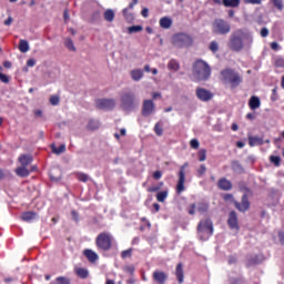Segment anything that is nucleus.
<instances>
[{"label": "nucleus", "mask_w": 284, "mask_h": 284, "mask_svg": "<svg viewBox=\"0 0 284 284\" xmlns=\"http://www.w3.org/2000/svg\"><path fill=\"white\" fill-rule=\"evenodd\" d=\"M252 43H254V36L247 30L240 29L231 34L229 48L234 52H241V50H250Z\"/></svg>", "instance_id": "1"}, {"label": "nucleus", "mask_w": 284, "mask_h": 284, "mask_svg": "<svg viewBox=\"0 0 284 284\" xmlns=\"http://www.w3.org/2000/svg\"><path fill=\"white\" fill-rule=\"evenodd\" d=\"M212 74L210 64L203 60H197L193 65V79L195 81H207Z\"/></svg>", "instance_id": "2"}, {"label": "nucleus", "mask_w": 284, "mask_h": 284, "mask_svg": "<svg viewBox=\"0 0 284 284\" xmlns=\"http://www.w3.org/2000/svg\"><path fill=\"white\" fill-rule=\"evenodd\" d=\"M220 79L229 88H239L241 85V75L232 69H224L220 73Z\"/></svg>", "instance_id": "3"}, {"label": "nucleus", "mask_w": 284, "mask_h": 284, "mask_svg": "<svg viewBox=\"0 0 284 284\" xmlns=\"http://www.w3.org/2000/svg\"><path fill=\"white\" fill-rule=\"evenodd\" d=\"M121 110L123 112H134L136 108H139V102L136 101V98L132 93H123L121 95Z\"/></svg>", "instance_id": "4"}, {"label": "nucleus", "mask_w": 284, "mask_h": 284, "mask_svg": "<svg viewBox=\"0 0 284 284\" xmlns=\"http://www.w3.org/2000/svg\"><path fill=\"white\" fill-rule=\"evenodd\" d=\"M172 43L175 48H192L194 39L187 33H176L172 37Z\"/></svg>", "instance_id": "5"}, {"label": "nucleus", "mask_w": 284, "mask_h": 284, "mask_svg": "<svg viewBox=\"0 0 284 284\" xmlns=\"http://www.w3.org/2000/svg\"><path fill=\"white\" fill-rule=\"evenodd\" d=\"M199 236L202 241H207L210 235L214 233V227L212 226V221L204 220L201 221L197 226Z\"/></svg>", "instance_id": "6"}, {"label": "nucleus", "mask_w": 284, "mask_h": 284, "mask_svg": "<svg viewBox=\"0 0 284 284\" xmlns=\"http://www.w3.org/2000/svg\"><path fill=\"white\" fill-rule=\"evenodd\" d=\"M232 27L223 19H216L212 23V32L214 34H230Z\"/></svg>", "instance_id": "7"}, {"label": "nucleus", "mask_w": 284, "mask_h": 284, "mask_svg": "<svg viewBox=\"0 0 284 284\" xmlns=\"http://www.w3.org/2000/svg\"><path fill=\"white\" fill-rule=\"evenodd\" d=\"M97 245L100 250H110L112 247V236L108 233H102L97 239Z\"/></svg>", "instance_id": "8"}, {"label": "nucleus", "mask_w": 284, "mask_h": 284, "mask_svg": "<svg viewBox=\"0 0 284 284\" xmlns=\"http://www.w3.org/2000/svg\"><path fill=\"white\" fill-rule=\"evenodd\" d=\"M227 225L230 230L234 232V234H239V232H241V226L239 225V215L234 211L229 213Z\"/></svg>", "instance_id": "9"}, {"label": "nucleus", "mask_w": 284, "mask_h": 284, "mask_svg": "<svg viewBox=\"0 0 284 284\" xmlns=\"http://www.w3.org/2000/svg\"><path fill=\"white\" fill-rule=\"evenodd\" d=\"M156 105L153 100H144L142 104V116H152L155 112Z\"/></svg>", "instance_id": "10"}, {"label": "nucleus", "mask_w": 284, "mask_h": 284, "mask_svg": "<svg viewBox=\"0 0 284 284\" xmlns=\"http://www.w3.org/2000/svg\"><path fill=\"white\" fill-rule=\"evenodd\" d=\"M95 105L100 108V110H114L116 101L112 99H99L95 101Z\"/></svg>", "instance_id": "11"}, {"label": "nucleus", "mask_w": 284, "mask_h": 284, "mask_svg": "<svg viewBox=\"0 0 284 284\" xmlns=\"http://www.w3.org/2000/svg\"><path fill=\"white\" fill-rule=\"evenodd\" d=\"M195 94L197 99L203 102L212 101V99L214 98V93L204 88H197Z\"/></svg>", "instance_id": "12"}, {"label": "nucleus", "mask_w": 284, "mask_h": 284, "mask_svg": "<svg viewBox=\"0 0 284 284\" xmlns=\"http://www.w3.org/2000/svg\"><path fill=\"white\" fill-rule=\"evenodd\" d=\"M174 24V20L170 16H164L160 18L159 26L162 28V30H170L172 26Z\"/></svg>", "instance_id": "13"}, {"label": "nucleus", "mask_w": 284, "mask_h": 284, "mask_svg": "<svg viewBox=\"0 0 284 284\" xmlns=\"http://www.w3.org/2000/svg\"><path fill=\"white\" fill-rule=\"evenodd\" d=\"M207 207L205 203L192 204L189 209V214H196V212L203 214V212H207Z\"/></svg>", "instance_id": "14"}, {"label": "nucleus", "mask_w": 284, "mask_h": 284, "mask_svg": "<svg viewBox=\"0 0 284 284\" xmlns=\"http://www.w3.org/2000/svg\"><path fill=\"white\" fill-rule=\"evenodd\" d=\"M234 205L239 212H247V210H250V200L247 199V195H243L242 202H234Z\"/></svg>", "instance_id": "15"}, {"label": "nucleus", "mask_w": 284, "mask_h": 284, "mask_svg": "<svg viewBox=\"0 0 284 284\" xmlns=\"http://www.w3.org/2000/svg\"><path fill=\"white\" fill-rule=\"evenodd\" d=\"M153 281H155L158 284H165L168 281V275L163 271H155L153 273Z\"/></svg>", "instance_id": "16"}, {"label": "nucleus", "mask_w": 284, "mask_h": 284, "mask_svg": "<svg viewBox=\"0 0 284 284\" xmlns=\"http://www.w3.org/2000/svg\"><path fill=\"white\" fill-rule=\"evenodd\" d=\"M178 193L181 194L185 190V173H179V182L176 185Z\"/></svg>", "instance_id": "17"}, {"label": "nucleus", "mask_w": 284, "mask_h": 284, "mask_svg": "<svg viewBox=\"0 0 284 284\" xmlns=\"http://www.w3.org/2000/svg\"><path fill=\"white\" fill-rule=\"evenodd\" d=\"M130 77L133 81H141V79H143V69L131 70Z\"/></svg>", "instance_id": "18"}, {"label": "nucleus", "mask_w": 284, "mask_h": 284, "mask_svg": "<svg viewBox=\"0 0 284 284\" xmlns=\"http://www.w3.org/2000/svg\"><path fill=\"white\" fill-rule=\"evenodd\" d=\"M248 106L251 108V110H258V108H261V99H258V97L256 95L251 97L248 101Z\"/></svg>", "instance_id": "19"}, {"label": "nucleus", "mask_w": 284, "mask_h": 284, "mask_svg": "<svg viewBox=\"0 0 284 284\" xmlns=\"http://www.w3.org/2000/svg\"><path fill=\"white\" fill-rule=\"evenodd\" d=\"M130 10H132V9H130L128 7L122 10V14H123L125 21H128V23H132V21H134V19H135L134 13Z\"/></svg>", "instance_id": "20"}, {"label": "nucleus", "mask_w": 284, "mask_h": 284, "mask_svg": "<svg viewBox=\"0 0 284 284\" xmlns=\"http://www.w3.org/2000/svg\"><path fill=\"white\" fill-rule=\"evenodd\" d=\"M104 20L108 21V23H112V21H114V17H116V13L114 12L113 9H106L104 11Z\"/></svg>", "instance_id": "21"}, {"label": "nucleus", "mask_w": 284, "mask_h": 284, "mask_svg": "<svg viewBox=\"0 0 284 284\" xmlns=\"http://www.w3.org/2000/svg\"><path fill=\"white\" fill-rule=\"evenodd\" d=\"M219 187L220 190H232V182H230L227 179L225 178H222L220 181H219Z\"/></svg>", "instance_id": "22"}, {"label": "nucleus", "mask_w": 284, "mask_h": 284, "mask_svg": "<svg viewBox=\"0 0 284 284\" xmlns=\"http://www.w3.org/2000/svg\"><path fill=\"white\" fill-rule=\"evenodd\" d=\"M84 256H87L88 261H90L91 263H94V261H99V255L92 250H85Z\"/></svg>", "instance_id": "23"}, {"label": "nucleus", "mask_w": 284, "mask_h": 284, "mask_svg": "<svg viewBox=\"0 0 284 284\" xmlns=\"http://www.w3.org/2000/svg\"><path fill=\"white\" fill-rule=\"evenodd\" d=\"M128 34H139V32H143V26L136 24V26H131L126 28Z\"/></svg>", "instance_id": "24"}, {"label": "nucleus", "mask_w": 284, "mask_h": 284, "mask_svg": "<svg viewBox=\"0 0 284 284\" xmlns=\"http://www.w3.org/2000/svg\"><path fill=\"white\" fill-rule=\"evenodd\" d=\"M175 275L179 283H183L184 273H183V264H178L175 268Z\"/></svg>", "instance_id": "25"}, {"label": "nucleus", "mask_w": 284, "mask_h": 284, "mask_svg": "<svg viewBox=\"0 0 284 284\" xmlns=\"http://www.w3.org/2000/svg\"><path fill=\"white\" fill-rule=\"evenodd\" d=\"M37 219H39V216L34 212H27L22 214V221H27V223H30Z\"/></svg>", "instance_id": "26"}, {"label": "nucleus", "mask_w": 284, "mask_h": 284, "mask_svg": "<svg viewBox=\"0 0 284 284\" xmlns=\"http://www.w3.org/2000/svg\"><path fill=\"white\" fill-rule=\"evenodd\" d=\"M248 144L251 148H254L256 145H263V139L258 136H248Z\"/></svg>", "instance_id": "27"}, {"label": "nucleus", "mask_w": 284, "mask_h": 284, "mask_svg": "<svg viewBox=\"0 0 284 284\" xmlns=\"http://www.w3.org/2000/svg\"><path fill=\"white\" fill-rule=\"evenodd\" d=\"M19 50L22 53L30 51V43L27 40L21 39L19 42Z\"/></svg>", "instance_id": "28"}, {"label": "nucleus", "mask_w": 284, "mask_h": 284, "mask_svg": "<svg viewBox=\"0 0 284 284\" xmlns=\"http://www.w3.org/2000/svg\"><path fill=\"white\" fill-rule=\"evenodd\" d=\"M223 6H225V8H239L241 0H223Z\"/></svg>", "instance_id": "29"}, {"label": "nucleus", "mask_w": 284, "mask_h": 284, "mask_svg": "<svg viewBox=\"0 0 284 284\" xmlns=\"http://www.w3.org/2000/svg\"><path fill=\"white\" fill-rule=\"evenodd\" d=\"M19 161L22 166L28 168V165H30V163H32V156L31 155H21L19 158Z\"/></svg>", "instance_id": "30"}, {"label": "nucleus", "mask_w": 284, "mask_h": 284, "mask_svg": "<svg viewBox=\"0 0 284 284\" xmlns=\"http://www.w3.org/2000/svg\"><path fill=\"white\" fill-rule=\"evenodd\" d=\"M16 173L18 176H29L30 175V171L28 170L27 166H19L18 169H16Z\"/></svg>", "instance_id": "31"}, {"label": "nucleus", "mask_w": 284, "mask_h": 284, "mask_svg": "<svg viewBox=\"0 0 284 284\" xmlns=\"http://www.w3.org/2000/svg\"><path fill=\"white\" fill-rule=\"evenodd\" d=\"M51 181H59L61 179V170L53 169L50 171Z\"/></svg>", "instance_id": "32"}, {"label": "nucleus", "mask_w": 284, "mask_h": 284, "mask_svg": "<svg viewBox=\"0 0 284 284\" xmlns=\"http://www.w3.org/2000/svg\"><path fill=\"white\" fill-rule=\"evenodd\" d=\"M51 150L53 154H63L65 152V144H61L60 146L52 144Z\"/></svg>", "instance_id": "33"}, {"label": "nucleus", "mask_w": 284, "mask_h": 284, "mask_svg": "<svg viewBox=\"0 0 284 284\" xmlns=\"http://www.w3.org/2000/svg\"><path fill=\"white\" fill-rule=\"evenodd\" d=\"M64 45L65 48H68V50H70L71 52H77V47H74V42L72 41V39L67 38L64 41Z\"/></svg>", "instance_id": "34"}, {"label": "nucleus", "mask_w": 284, "mask_h": 284, "mask_svg": "<svg viewBox=\"0 0 284 284\" xmlns=\"http://www.w3.org/2000/svg\"><path fill=\"white\" fill-rule=\"evenodd\" d=\"M75 274L80 277V278H88V270L85 268H81V267H75Z\"/></svg>", "instance_id": "35"}, {"label": "nucleus", "mask_w": 284, "mask_h": 284, "mask_svg": "<svg viewBox=\"0 0 284 284\" xmlns=\"http://www.w3.org/2000/svg\"><path fill=\"white\" fill-rule=\"evenodd\" d=\"M168 194H169L168 191L158 192L156 201H159V203H165V199H168Z\"/></svg>", "instance_id": "36"}, {"label": "nucleus", "mask_w": 284, "mask_h": 284, "mask_svg": "<svg viewBox=\"0 0 284 284\" xmlns=\"http://www.w3.org/2000/svg\"><path fill=\"white\" fill-rule=\"evenodd\" d=\"M169 70H173V72H178L180 65L176 60H171L168 64Z\"/></svg>", "instance_id": "37"}, {"label": "nucleus", "mask_w": 284, "mask_h": 284, "mask_svg": "<svg viewBox=\"0 0 284 284\" xmlns=\"http://www.w3.org/2000/svg\"><path fill=\"white\" fill-rule=\"evenodd\" d=\"M154 132H155L156 136H161L163 134V123L158 122L154 125Z\"/></svg>", "instance_id": "38"}, {"label": "nucleus", "mask_w": 284, "mask_h": 284, "mask_svg": "<svg viewBox=\"0 0 284 284\" xmlns=\"http://www.w3.org/2000/svg\"><path fill=\"white\" fill-rule=\"evenodd\" d=\"M207 159V151L205 149H201L199 151V161L203 162Z\"/></svg>", "instance_id": "39"}, {"label": "nucleus", "mask_w": 284, "mask_h": 284, "mask_svg": "<svg viewBox=\"0 0 284 284\" xmlns=\"http://www.w3.org/2000/svg\"><path fill=\"white\" fill-rule=\"evenodd\" d=\"M49 101L51 105H59L61 98H59V95H51Z\"/></svg>", "instance_id": "40"}, {"label": "nucleus", "mask_w": 284, "mask_h": 284, "mask_svg": "<svg viewBox=\"0 0 284 284\" xmlns=\"http://www.w3.org/2000/svg\"><path fill=\"white\" fill-rule=\"evenodd\" d=\"M209 50H211V52H219V42L212 41L209 45Z\"/></svg>", "instance_id": "41"}, {"label": "nucleus", "mask_w": 284, "mask_h": 284, "mask_svg": "<svg viewBox=\"0 0 284 284\" xmlns=\"http://www.w3.org/2000/svg\"><path fill=\"white\" fill-rule=\"evenodd\" d=\"M78 179L82 181V183H88V181H90V176L85 173H78Z\"/></svg>", "instance_id": "42"}, {"label": "nucleus", "mask_w": 284, "mask_h": 284, "mask_svg": "<svg viewBox=\"0 0 284 284\" xmlns=\"http://www.w3.org/2000/svg\"><path fill=\"white\" fill-rule=\"evenodd\" d=\"M273 6H275V8H277V10H283L284 6H283V0H272Z\"/></svg>", "instance_id": "43"}, {"label": "nucleus", "mask_w": 284, "mask_h": 284, "mask_svg": "<svg viewBox=\"0 0 284 284\" xmlns=\"http://www.w3.org/2000/svg\"><path fill=\"white\" fill-rule=\"evenodd\" d=\"M244 3H250L251 6H261L263 0H244Z\"/></svg>", "instance_id": "44"}, {"label": "nucleus", "mask_w": 284, "mask_h": 284, "mask_svg": "<svg viewBox=\"0 0 284 284\" xmlns=\"http://www.w3.org/2000/svg\"><path fill=\"white\" fill-rule=\"evenodd\" d=\"M190 145L191 148H193V150H199V145H200L199 140L196 139L191 140Z\"/></svg>", "instance_id": "45"}, {"label": "nucleus", "mask_w": 284, "mask_h": 284, "mask_svg": "<svg viewBox=\"0 0 284 284\" xmlns=\"http://www.w3.org/2000/svg\"><path fill=\"white\" fill-rule=\"evenodd\" d=\"M224 201H226V203H236V201H234V196L232 194H225Z\"/></svg>", "instance_id": "46"}, {"label": "nucleus", "mask_w": 284, "mask_h": 284, "mask_svg": "<svg viewBox=\"0 0 284 284\" xmlns=\"http://www.w3.org/2000/svg\"><path fill=\"white\" fill-rule=\"evenodd\" d=\"M0 81L2 83H10V78L0 71Z\"/></svg>", "instance_id": "47"}, {"label": "nucleus", "mask_w": 284, "mask_h": 284, "mask_svg": "<svg viewBox=\"0 0 284 284\" xmlns=\"http://www.w3.org/2000/svg\"><path fill=\"white\" fill-rule=\"evenodd\" d=\"M275 65H276V68H284V59L283 58H277L275 60Z\"/></svg>", "instance_id": "48"}, {"label": "nucleus", "mask_w": 284, "mask_h": 284, "mask_svg": "<svg viewBox=\"0 0 284 284\" xmlns=\"http://www.w3.org/2000/svg\"><path fill=\"white\" fill-rule=\"evenodd\" d=\"M132 256V248L122 252V258H130Z\"/></svg>", "instance_id": "49"}, {"label": "nucleus", "mask_w": 284, "mask_h": 284, "mask_svg": "<svg viewBox=\"0 0 284 284\" xmlns=\"http://www.w3.org/2000/svg\"><path fill=\"white\" fill-rule=\"evenodd\" d=\"M271 162L274 163V165L278 166V165H281V158L271 156Z\"/></svg>", "instance_id": "50"}, {"label": "nucleus", "mask_w": 284, "mask_h": 284, "mask_svg": "<svg viewBox=\"0 0 284 284\" xmlns=\"http://www.w3.org/2000/svg\"><path fill=\"white\" fill-rule=\"evenodd\" d=\"M141 14L143 17V19H148L150 17V9L143 8L141 11Z\"/></svg>", "instance_id": "51"}, {"label": "nucleus", "mask_w": 284, "mask_h": 284, "mask_svg": "<svg viewBox=\"0 0 284 284\" xmlns=\"http://www.w3.org/2000/svg\"><path fill=\"white\" fill-rule=\"evenodd\" d=\"M34 116H37L38 119H41L43 116V111L41 109H36L33 111Z\"/></svg>", "instance_id": "52"}, {"label": "nucleus", "mask_w": 284, "mask_h": 284, "mask_svg": "<svg viewBox=\"0 0 284 284\" xmlns=\"http://www.w3.org/2000/svg\"><path fill=\"white\" fill-rule=\"evenodd\" d=\"M151 97H152L153 101H159V99H162V95L160 92H153L151 94Z\"/></svg>", "instance_id": "53"}, {"label": "nucleus", "mask_w": 284, "mask_h": 284, "mask_svg": "<svg viewBox=\"0 0 284 284\" xmlns=\"http://www.w3.org/2000/svg\"><path fill=\"white\" fill-rule=\"evenodd\" d=\"M27 65H28V68H34V65H37V60H34V59H29V60L27 61Z\"/></svg>", "instance_id": "54"}, {"label": "nucleus", "mask_w": 284, "mask_h": 284, "mask_svg": "<svg viewBox=\"0 0 284 284\" xmlns=\"http://www.w3.org/2000/svg\"><path fill=\"white\" fill-rule=\"evenodd\" d=\"M161 176H163V173L161 171H155L153 173V179H155V181H159V179H161Z\"/></svg>", "instance_id": "55"}, {"label": "nucleus", "mask_w": 284, "mask_h": 284, "mask_svg": "<svg viewBox=\"0 0 284 284\" xmlns=\"http://www.w3.org/2000/svg\"><path fill=\"white\" fill-rule=\"evenodd\" d=\"M270 34V30H267V28H263L262 30H261V37H267Z\"/></svg>", "instance_id": "56"}, {"label": "nucleus", "mask_w": 284, "mask_h": 284, "mask_svg": "<svg viewBox=\"0 0 284 284\" xmlns=\"http://www.w3.org/2000/svg\"><path fill=\"white\" fill-rule=\"evenodd\" d=\"M136 3H139V0H133L126 8H129V10H134V6H136Z\"/></svg>", "instance_id": "57"}, {"label": "nucleus", "mask_w": 284, "mask_h": 284, "mask_svg": "<svg viewBox=\"0 0 284 284\" xmlns=\"http://www.w3.org/2000/svg\"><path fill=\"white\" fill-rule=\"evenodd\" d=\"M271 48H272V50H280L281 49V47L278 45L277 42H272Z\"/></svg>", "instance_id": "58"}, {"label": "nucleus", "mask_w": 284, "mask_h": 284, "mask_svg": "<svg viewBox=\"0 0 284 284\" xmlns=\"http://www.w3.org/2000/svg\"><path fill=\"white\" fill-rule=\"evenodd\" d=\"M145 31L148 32V34H154V29L152 27H146Z\"/></svg>", "instance_id": "59"}, {"label": "nucleus", "mask_w": 284, "mask_h": 284, "mask_svg": "<svg viewBox=\"0 0 284 284\" xmlns=\"http://www.w3.org/2000/svg\"><path fill=\"white\" fill-rule=\"evenodd\" d=\"M3 67L7 68V69H10V68H12V62H10V61H4V62H3Z\"/></svg>", "instance_id": "60"}, {"label": "nucleus", "mask_w": 284, "mask_h": 284, "mask_svg": "<svg viewBox=\"0 0 284 284\" xmlns=\"http://www.w3.org/2000/svg\"><path fill=\"white\" fill-rule=\"evenodd\" d=\"M206 170L205 165H201L199 172L200 174H205Z\"/></svg>", "instance_id": "61"}, {"label": "nucleus", "mask_w": 284, "mask_h": 284, "mask_svg": "<svg viewBox=\"0 0 284 284\" xmlns=\"http://www.w3.org/2000/svg\"><path fill=\"white\" fill-rule=\"evenodd\" d=\"M161 190V186H153L149 189V192H159Z\"/></svg>", "instance_id": "62"}, {"label": "nucleus", "mask_w": 284, "mask_h": 284, "mask_svg": "<svg viewBox=\"0 0 284 284\" xmlns=\"http://www.w3.org/2000/svg\"><path fill=\"white\" fill-rule=\"evenodd\" d=\"M12 24V17H9L6 21H4V26H11Z\"/></svg>", "instance_id": "63"}, {"label": "nucleus", "mask_w": 284, "mask_h": 284, "mask_svg": "<svg viewBox=\"0 0 284 284\" xmlns=\"http://www.w3.org/2000/svg\"><path fill=\"white\" fill-rule=\"evenodd\" d=\"M189 165H190L189 163H184V164L181 166L180 172H183V173H184V176H185V168H187Z\"/></svg>", "instance_id": "64"}]
</instances>
